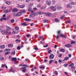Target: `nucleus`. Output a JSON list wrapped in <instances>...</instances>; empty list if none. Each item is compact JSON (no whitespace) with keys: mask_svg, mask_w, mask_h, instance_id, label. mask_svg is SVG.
Listing matches in <instances>:
<instances>
[{"mask_svg":"<svg viewBox=\"0 0 76 76\" xmlns=\"http://www.w3.org/2000/svg\"><path fill=\"white\" fill-rule=\"evenodd\" d=\"M23 66L24 67H23L20 68V69H22V71L23 72H25V71H26V68L27 67H29V66L26 65H23Z\"/></svg>","mask_w":76,"mask_h":76,"instance_id":"obj_1","label":"nucleus"},{"mask_svg":"<svg viewBox=\"0 0 76 76\" xmlns=\"http://www.w3.org/2000/svg\"><path fill=\"white\" fill-rule=\"evenodd\" d=\"M69 67H71V69H75V66H74V63H72L71 64L69 65Z\"/></svg>","mask_w":76,"mask_h":76,"instance_id":"obj_2","label":"nucleus"},{"mask_svg":"<svg viewBox=\"0 0 76 76\" xmlns=\"http://www.w3.org/2000/svg\"><path fill=\"white\" fill-rule=\"evenodd\" d=\"M50 9L52 10V11H53V12H55L56 10V9L54 7V6H51L50 7Z\"/></svg>","mask_w":76,"mask_h":76,"instance_id":"obj_3","label":"nucleus"},{"mask_svg":"<svg viewBox=\"0 0 76 76\" xmlns=\"http://www.w3.org/2000/svg\"><path fill=\"white\" fill-rule=\"evenodd\" d=\"M54 55L53 54H51L49 56V58L51 60H52V59H53L54 58Z\"/></svg>","mask_w":76,"mask_h":76,"instance_id":"obj_4","label":"nucleus"},{"mask_svg":"<svg viewBox=\"0 0 76 76\" xmlns=\"http://www.w3.org/2000/svg\"><path fill=\"white\" fill-rule=\"evenodd\" d=\"M12 32L10 31H8L6 30H5V34H7V35H10V34H11Z\"/></svg>","mask_w":76,"mask_h":76,"instance_id":"obj_5","label":"nucleus"},{"mask_svg":"<svg viewBox=\"0 0 76 76\" xmlns=\"http://www.w3.org/2000/svg\"><path fill=\"white\" fill-rule=\"evenodd\" d=\"M22 15V12H20L17 13L15 15L16 16H20Z\"/></svg>","mask_w":76,"mask_h":76,"instance_id":"obj_6","label":"nucleus"},{"mask_svg":"<svg viewBox=\"0 0 76 76\" xmlns=\"http://www.w3.org/2000/svg\"><path fill=\"white\" fill-rule=\"evenodd\" d=\"M64 46L66 48H69L70 47H72V45L69 44H67L65 45Z\"/></svg>","mask_w":76,"mask_h":76,"instance_id":"obj_7","label":"nucleus"},{"mask_svg":"<svg viewBox=\"0 0 76 76\" xmlns=\"http://www.w3.org/2000/svg\"><path fill=\"white\" fill-rule=\"evenodd\" d=\"M34 15H35V13H31L30 15V17H31V18L34 17L35 16Z\"/></svg>","mask_w":76,"mask_h":76,"instance_id":"obj_8","label":"nucleus"},{"mask_svg":"<svg viewBox=\"0 0 76 76\" xmlns=\"http://www.w3.org/2000/svg\"><path fill=\"white\" fill-rule=\"evenodd\" d=\"M59 51H60V52L64 53V51H65V50L64 49H59Z\"/></svg>","mask_w":76,"mask_h":76,"instance_id":"obj_9","label":"nucleus"},{"mask_svg":"<svg viewBox=\"0 0 76 76\" xmlns=\"http://www.w3.org/2000/svg\"><path fill=\"white\" fill-rule=\"evenodd\" d=\"M21 25L23 26H27V25H28V24H26V22H24L23 23H22L21 24Z\"/></svg>","mask_w":76,"mask_h":76,"instance_id":"obj_10","label":"nucleus"},{"mask_svg":"<svg viewBox=\"0 0 76 76\" xmlns=\"http://www.w3.org/2000/svg\"><path fill=\"white\" fill-rule=\"evenodd\" d=\"M12 12H17L18 10L16 8H14L12 9Z\"/></svg>","mask_w":76,"mask_h":76,"instance_id":"obj_11","label":"nucleus"},{"mask_svg":"<svg viewBox=\"0 0 76 76\" xmlns=\"http://www.w3.org/2000/svg\"><path fill=\"white\" fill-rule=\"evenodd\" d=\"M46 15L48 16H51L52 15V14L50 13H48L46 14Z\"/></svg>","mask_w":76,"mask_h":76,"instance_id":"obj_12","label":"nucleus"},{"mask_svg":"<svg viewBox=\"0 0 76 76\" xmlns=\"http://www.w3.org/2000/svg\"><path fill=\"white\" fill-rule=\"evenodd\" d=\"M16 60H17V58H11V60L12 61H16Z\"/></svg>","mask_w":76,"mask_h":76,"instance_id":"obj_13","label":"nucleus"},{"mask_svg":"<svg viewBox=\"0 0 76 76\" xmlns=\"http://www.w3.org/2000/svg\"><path fill=\"white\" fill-rule=\"evenodd\" d=\"M0 31H1V33H2V34H5V30L4 31H3V30H2L0 28Z\"/></svg>","mask_w":76,"mask_h":76,"instance_id":"obj_14","label":"nucleus"},{"mask_svg":"<svg viewBox=\"0 0 76 76\" xmlns=\"http://www.w3.org/2000/svg\"><path fill=\"white\" fill-rule=\"evenodd\" d=\"M28 11L31 12V13H33V10H32V9L30 7L28 9Z\"/></svg>","mask_w":76,"mask_h":76,"instance_id":"obj_15","label":"nucleus"},{"mask_svg":"<svg viewBox=\"0 0 76 76\" xmlns=\"http://www.w3.org/2000/svg\"><path fill=\"white\" fill-rule=\"evenodd\" d=\"M66 7L69 8H71V7H72V5H71V4H67L66 5Z\"/></svg>","mask_w":76,"mask_h":76,"instance_id":"obj_16","label":"nucleus"},{"mask_svg":"<svg viewBox=\"0 0 76 76\" xmlns=\"http://www.w3.org/2000/svg\"><path fill=\"white\" fill-rule=\"evenodd\" d=\"M46 3L47 4L49 5V4H51V1H46Z\"/></svg>","mask_w":76,"mask_h":76,"instance_id":"obj_17","label":"nucleus"},{"mask_svg":"<svg viewBox=\"0 0 76 76\" xmlns=\"http://www.w3.org/2000/svg\"><path fill=\"white\" fill-rule=\"evenodd\" d=\"M60 37H63V38H66V36L63 35V34H60Z\"/></svg>","mask_w":76,"mask_h":76,"instance_id":"obj_18","label":"nucleus"},{"mask_svg":"<svg viewBox=\"0 0 76 76\" xmlns=\"http://www.w3.org/2000/svg\"><path fill=\"white\" fill-rule=\"evenodd\" d=\"M12 70H13V68H10V72H12V73H15V71H13Z\"/></svg>","mask_w":76,"mask_h":76,"instance_id":"obj_19","label":"nucleus"},{"mask_svg":"<svg viewBox=\"0 0 76 76\" xmlns=\"http://www.w3.org/2000/svg\"><path fill=\"white\" fill-rule=\"evenodd\" d=\"M6 28L7 29V30H8L9 31H10L11 29L10 27L8 26H6Z\"/></svg>","mask_w":76,"mask_h":76,"instance_id":"obj_20","label":"nucleus"},{"mask_svg":"<svg viewBox=\"0 0 76 76\" xmlns=\"http://www.w3.org/2000/svg\"><path fill=\"white\" fill-rule=\"evenodd\" d=\"M15 42H16V43H19V42H20V41L18 39H17L15 40Z\"/></svg>","mask_w":76,"mask_h":76,"instance_id":"obj_21","label":"nucleus"},{"mask_svg":"<svg viewBox=\"0 0 76 76\" xmlns=\"http://www.w3.org/2000/svg\"><path fill=\"white\" fill-rule=\"evenodd\" d=\"M5 47V45H1L0 46L1 48H4Z\"/></svg>","mask_w":76,"mask_h":76,"instance_id":"obj_22","label":"nucleus"},{"mask_svg":"<svg viewBox=\"0 0 76 76\" xmlns=\"http://www.w3.org/2000/svg\"><path fill=\"white\" fill-rule=\"evenodd\" d=\"M6 4H8V5H9L11 3L10 2H9L8 1H6Z\"/></svg>","mask_w":76,"mask_h":76,"instance_id":"obj_23","label":"nucleus"},{"mask_svg":"<svg viewBox=\"0 0 76 76\" xmlns=\"http://www.w3.org/2000/svg\"><path fill=\"white\" fill-rule=\"evenodd\" d=\"M24 20H25V21H30L31 20L29 18H25L24 19Z\"/></svg>","mask_w":76,"mask_h":76,"instance_id":"obj_24","label":"nucleus"},{"mask_svg":"<svg viewBox=\"0 0 76 76\" xmlns=\"http://www.w3.org/2000/svg\"><path fill=\"white\" fill-rule=\"evenodd\" d=\"M56 7V8H57L58 9V10H59V9H62V7H61V6H57V7Z\"/></svg>","mask_w":76,"mask_h":76,"instance_id":"obj_25","label":"nucleus"},{"mask_svg":"<svg viewBox=\"0 0 76 76\" xmlns=\"http://www.w3.org/2000/svg\"><path fill=\"white\" fill-rule=\"evenodd\" d=\"M10 49H5L4 50V52H6V51H10Z\"/></svg>","mask_w":76,"mask_h":76,"instance_id":"obj_26","label":"nucleus"},{"mask_svg":"<svg viewBox=\"0 0 76 76\" xmlns=\"http://www.w3.org/2000/svg\"><path fill=\"white\" fill-rule=\"evenodd\" d=\"M68 59H69V58L68 57H66L64 58V60H68Z\"/></svg>","mask_w":76,"mask_h":76,"instance_id":"obj_27","label":"nucleus"},{"mask_svg":"<svg viewBox=\"0 0 76 76\" xmlns=\"http://www.w3.org/2000/svg\"><path fill=\"white\" fill-rule=\"evenodd\" d=\"M55 20L56 22H60V20L57 18H56Z\"/></svg>","mask_w":76,"mask_h":76,"instance_id":"obj_28","label":"nucleus"},{"mask_svg":"<svg viewBox=\"0 0 76 76\" xmlns=\"http://www.w3.org/2000/svg\"><path fill=\"white\" fill-rule=\"evenodd\" d=\"M10 47H13V44H9L8 45V47L9 48H10Z\"/></svg>","mask_w":76,"mask_h":76,"instance_id":"obj_29","label":"nucleus"},{"mask_svg":"<svg viewBox=\"0 0 76 76\" xmlns=\"http://www.w3.org/2000/svg\"><path fill=\"white\" fill-rule=\"evenodd\" d=\"M9 53H10V52H9V51H8L4 53V55L5 56H6L7 55V54H9Z\"/></svg>","mask_w":76,"mask_h":76,"instance_id":"obj_30","label":"nucleus"},{"mask_svg":"<svg viewBox=\"0 0 76 76\" xmlns=\"http://www.w3.org/2000/svg\"><path fill=\"white\" fill-rule=\"evenodd\" d=\"M48 52L49 54H50L51 52H52V51L51 50H48Z\"/></svg>","mask_w":76,"mask_h":76,"instance_id":"obj_31","label":"nucleus"},{"mask_svg":"<svg viewBox=\"0 0 76 76\" xmlns=\"http://www.w3.org/2000/svg\"><path fill=\"white\" fill-rule=\"evenodd\" d=\"M75 43H76V42L75 41H71V44H75Z\"/></svg>","mask_w":76,"mask_h":76,"instance_id":"obj_32","label":"nucleus"},{"mask_svg":"<svg viewBox=\"0 0 76 76\" xmlns=\"http://www.w3.org/2000/svg\"><path fill=\"white\" fill-rule=\"evenodd\" d=\"M10 22H11V23H14V22H15V20L13 19L11 20L10 21Z\"/></svg>","mask_w":76,"mask_h":76,"instance_id":"obj_33","label":"nucleus"},{"mask_svg":"<svg viewBox=\"0 0 76 76\" xmlns=\"http://www.w3.org/2000/svg\"><path fill=\"white\" fill-rule=\"evenodd\" d=\"M8 12L9 11H8V10H6L4 11V13H7V12Z\"/></svg>","mask_w":76,"mask_h":76,"instance_id":"obj_34","label":"nucleus"},{"mask_svg":"<svg viewBox=\"0 0 76 76\" xmlns=\"http://www.w3.org/2000/svg\"><path fill=\"white\" fill-rule=\"evenodd\" d=\"M24 7H25V6L24 5H20V8L23 9V8H24Z\"/></svg>","mask_w":76,"mask_h":76,"instance_id":"obj_35","label":"nucleus"},{"mask_svg":"<svg viewBox=\"0 0 76 76\" xmlns=\"http://www.w3.org/2000/svg\"><path fill=\"white\" fill-rule=\"evenodd\" d=\"M20 12H22V13H25V12H26V10H24L20 11Z\"/></svg>","mask_w":76,"mask_h":76,"instance_id":"obj_36","label":"nucleus"},{"mask_svg":"<svg viewBox=\"0 0 76 76\" xmlns=\"http://www.w3.org/2000/svg\"><path fill=\"white\" fill-rule=\"evenodd\" d=\"M39 68L40 69H45V66H41L39 67Z\"/></svg>","mask_w":76,"mask_h":76,"instance_id":"obj_37","label":"nucleus"},{"mask_svg":"<svg viewBox=\"0 0 76 76\" xmlns=\"http://www.w3.org/2000/svg\"><path fill=\"white\" fill-rule=\"evenodd\" d=\"M63 18H66L65 15H62V16L61 18V19H63Z\"/></svg>","mask_w":76,"mask_h":76,"instance_id":"obj_38","label":"nucleus"},{"mask_svg":"<svg viewBox=\"0 0 76 76\" xmlns=\"http://www.w3.org/2000/svg\"><path fill=\"white\" fill-rule=\"evenodd\" d=\"M19 28L18 27H16L15 28V30H17V31H18V30H19Z\"/></svg>","mask_w":76,"mask_h":76,"instance_id":"obj_39","label":"nucleus"},{"mask_svg":"<svg viewBox=\"0 0 76 76\" xmlns=\"http://www.w3.org/2000/svg\"><path fill=\"white\" fill-rule=\"evenodd\" d=\"M6 66V64H2L1 66V67H4V66Z\"/></svg>","mask_w":76,"mask_h":76,"instance_id":"obj_40","label":"nucleus"},{"mask_svg":"<svg viewBox=\"0 0 76 76\" xmlns=\"http://www.w3.org/2000/svg\"><path fill=\"white\" fill-rule=\"evenodd\" d=\"M15 51H14L12 52H11V53L12 54H13V55H15Z\"/></svg>","mask_w":76,"mask_h":76,"instance_id":"obj_41","label":"nucleus"},{"mask_svg":"<svg viewBox=\"0 0 76 76\" xmlns=\"http://www.w3.org/2000/svg\"><path fill=\"white\" fill-rule=\"evenodd\" d=\"M20 46H18L17 48V50H19L20 49Z\"/></svg>","mask_w":76,"mask_h":76,"instance_id":"obj_42","label":"nucleus"},{"mask_svg":"<svg viewBox=\"0 0 76 76\" xmlns=\"http://www.w3.org/2000/svg\"><path fill=\"white\" fill-rule=\"evenodd\" d=\"M53 61H54V60H50L49 62V64H51V63H52V62H53Z\"/></svg>","mask_w":76,"mask_h":76,"instance_id":"obj_43","label":"nucleus"},{"mask_svg":"<svg viewBox=\"0 0 76 76\" xmlns=\"http://www.w3.org/2000/svg\"><path fill=\"white\" fill-rule=\"evenodd\" d=\"M68 66V64H64V66L65 67H67V66Z\"/></svg>","mask_w":76,"mask_h":76,"instance_id":"obj_44","label":"nucleus"},{"mask_svg":"<svg viewBox=\"0 0 76 76\" xmlns=\"http://www.w3.org/2000/svg\"><path fill=\"white\" fill-rule=\"evenodd\" d=\"M6 9V7H2V10H4V9Z\"/></svg>","mask_w":76,"mask_h":76,"instance_id":"obj_45","label":"nucleus"},{"mask_svg":"<svg viewBox=\"0 0 76 76\" xmlns=\"http://www.w3.org/2000/svg\"><path fill=\"white\" fill-rule=\"evenodd\" d=\"M13 30V34H15V33H16V31H15V30L14 29H12Z\"/></svg>","mask_w":76,"mask_h":76,"instance_id":"obj_46","label":"nucleus"},{"mask_svg":"<svg viewBox=\"0 0 76 76\" xmlns=\"http://www.w3.org/2000/svg\"><path fill=\"white\" fill-rule=\"evenodd\" d=\"M67 22H68V23H71V21L70 20H67Z\"/></svg>","mask_w":76,"mask_h":76,"instance_id":"obj_47","label":"nucleus"},{"mask_svg":"<svg viewBox=\"0 0 76 76\" xmlns=\"http://www.w3.org/2000/svg\"><path fill=\"white\" fill-rule=\"evenodd\" d=\"M54 73L55 75H58V72H57V71H56Z\"/></svg>","mask_w":76,"mask_h":76,"instance_id":"obj_48","label":"nucleus"},{"mask_svg":"<svg viewBox=\"0 0 76 76\" xmlns=\"http://www.w3.org/2000/svg\"><path fill=\"white\" fill-rule=\"evenodd\" d=\"M12 10V7H10L9 11H8V12H10Z\"/></svg>","mask_w":76,"mask_h":76,"instance_id":"obj_49","label":"nucleus"},{"mask_svg":"<svg viewBox=\"0 0 76 76\" xmlns=\"http://www.w3.org/2000/svg\"><path fill=\"white\" fill-rule=\"evenodd\" d=\"M48 61L47 59H45L44 60V62L45 63H47V62H48Z\"/></svg>","mask_w":76,"mask_h":76,"instance_id":"obj_50","label":"nucleus"},{"mask_svg":"<svg viewBox=\"0 0 76 76\" xmlns=\"http://www.w3.org/2000/svg\"><path fill=\"white\" fill-rule=\"evenodd\" d=\"M0 60H4V58L3 57H1L0 58Z\"/></svg>","mask_w":76,"mask_h":76,"instance_id":"obj_51","label":"nucleus"},{"mask_svg":"<svg viewBox=\"0 0 76 76\" xmlns=\"http://www.w3.org/2000/svg\"><path fill=\"white\" fill-rule=\"evenodd\" d=\"M68 56H69V57L70 58V57H72V55H71V54H69L68 55Z\"/></svg>","mask_w":76,"mask_h":76,"instance_id":"obj_52","label":"nucleus"},{"mask_svg":"<svg viewBox=\"0 0 76 76\" xmlns=\"http://www.w3.org/2000/svg\"><path fill=\"white\" fill-rule=\"evenodd\" d=\"M3 18H0V21L1 22H2V21H3Z\"/></svg>","mask_w":76,"mask_h":76,"instance_id":"obj_53","label":"nucleus"},{"mask_svg":"<svg viewBox=\"0 0 76 76\" xmlns=\"http://www.w3.org/2000/svg\"><path fill=\"white\" fill-rule=\"evenodd\" d=\"M70 4L72 5H74V3H73V2H71Z\"/></svg>","mask_w":76,"mask_h":76,"instance_id":"obj_54","label":"nucleus"},{"mask_svg":"<svg viewBox=\"0 0 76 76\" xmlns=\"http://www.w3.org/2000/svg\"><path fill=\"white\" fill-rule=\"evenodd\" d=\"M17 6L18 7V8L20 7V5H19V4H17Z\"/></svg>","mask_w":76,"mask_h":76,"instance_id":"obj_55","label":"nucleus"},{"mask_svg":"<svg viewBox=\"0 0 76 76\" xmlns=\"http://www.w3.org/2000/svg\"><path fill=\"white\" fill-rule=\"evenodd\" d=\"M26 1L27 3H28L29 1V0H26Z\"/></svg>","mask_w":76,"mask_h":76,"instance_id":"obj_56","label":"nucleus"},{"mask_svg":"<svg viewBox=\"0 0 76 76\" xmlns=\"http://www.w3.org/2000/svg\"><path fill=\"white\" fill-rule=\"evenodd\" d=\"M45 9H46V7L43 6V9H44V10H45Z\"/></svg>","mask_w":76,"mask_h":76,"instance_id":"obj_57","label":"nucleus"},{"mask_svg":"<svg viewBox=\"0 0 76 76\" xmlns=\"http://www.w3.org/2000/svg\"><path fill=\"white\" fill-rule=\"evenodd\" d=\"M58 56L59 57H61L62 56V55H61V54H60Z\"/></svg>","mask_w":76,"mask_h":76,"instance_id":"obj_58","label":"nucleus"},{"mask_svg":"<svg viewBox=\"0 0 76 76\" xmlns=\"http://www.w3.org/2000/svg\"><path fill=\"white\" fill-rule=\"evenodd\" d=\"M64 73L65 74V75H68V73H67V72H64Z\"/></svg>","mask_w":76,"mask_h":76,"instance_id":"obj_59","label":"nucleus"},{"mask_svg":"<svg viewBox=\"0 0 76 76\" xmlns=\"http://www.w3.org/2000/svg\"><path fill=\"white\" fill-rule=\"evenodd\" d=\"M60 31H57V33L58 34H60Z\"/></svg>","mask_w":76,"mask_h":76,"instance_id":"obj_60","label":"nucleus"},{"mask_svg":"<svg viewBox=\"0 0 76 76\" xmlns=\"http://www.w3.org/2000/svg\"><path fill=\"white\" fill-rule=\"evenodd\" d=\"M3 18H4V17H6V14H4V15H3Z\"/></svg>","mask_w":76,"mask_h":76,"instance_id":"obj_61","label":"nucleus"},{"mask_svg":"<svg viewBox=\"0 0 76 76\" xmlns=\"http://www.w3.org/2000/svg\"><path fill=\"white\" fill-rule=\"evenodd\" d=\"M45 20V23H46V22H47V21H48L47 20Z\"/></svg>","mask_w":76,"mask_h":76,"instance_id":"obj_62","label":"nucleus"},{"mask_svg":"<svg viewBox=\"0 0 76 76\" xmlns=\"http://www.w3.org/2000/svg\"><path fill=\"white\" fill-rule=\"evenodd\" d=\"M38 14H39V15H41V12H38Z\"/></svg>","mask_w":76,"mask_h":76,"instance_id":"obj_63","label":"nucleus"},{"mask_svg":"<svg viewBox=\"0 0 76 76\" xmlns=\"http://www.w3.org/2000/svg\"><path fill=\"white\" fill-rule=\"evenodd\" d=\"M59 62H62V61L61 59L59 60L58 61Z\"/></svg>","mask_w":76,"mask_h":76,"instance_id":"obj_64","label":"nucleus"}]
</instances>
